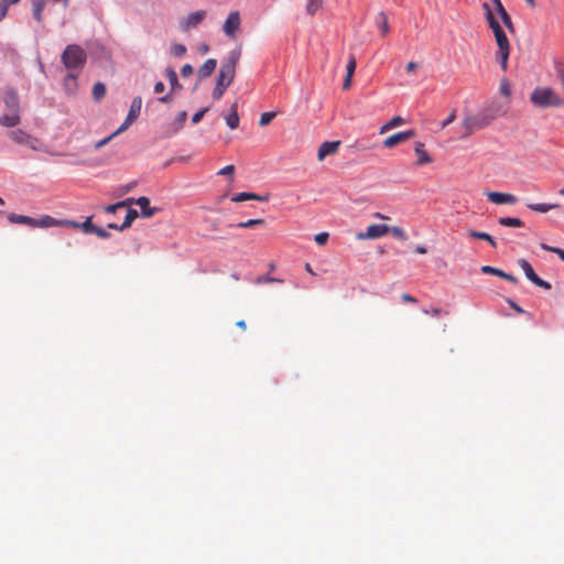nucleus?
<instances>
[{
	"label": "nucleus",
	"mask_w": 564,
	"mask_h": 564,
	"mask_svg": "<svg viewBox=\"0 0 564 564\" xmlns=\"http://www.w3.org/2000/svg\"><path fill=\"white\" fill-rule=\"evenodd\" d=\"M530 101L538 108L562 107L563 99L550 87H536L530 95Z\"/></svg>",
	"instance_id": "1"
},
{
	"label": "nucleus",
	"mask_w": 564,
	"mask_h": 564,
	"mask_svg": "<svg viewBox=\"0 0 564 564\" xmlns=\"http://www.w3.org/2000/svg\"><path fill=\"white\" fill-rule=\"evenodd\" d=\"M86 51L77 44L67 45L62 54V63L67 69H80L86 64Z\"/></svg>",
	"instance_id": "2"
},
{
	"label": "nucleus",
	"mask_w": 564,
	"mask_h": 564,
	"mask_svg": "<svg viewBox=\"0 0 564 564\" xmlns=\"http://www.w3.org/2000/svg\"><path fill=\"white\" fill-rule=\"evenodd\" d=\"M490 123L479 110L475 115H467L462 121V139L470 137L474 132L485 129Z\"/></svg>",
	"instance_id": "3"
},
{
	"label": "nucleus",
	"mask_w": 564,
	"mask_h": 564,
	"mask_svg": "<svg viewBox=\"0 0 564 564\" xmlns=\"http://www.w3.org/2000/svg\"><path fill=\"white\" fill-rule=\"evenodd\" d=\"M8 220L11 224H20V225H26V226H31V227H41V228L53 227L58 224V221L55 218H53L48 215H45L39 219H35V218H32L29 216H23V215H18V214L11 213L8 215Z\"/></svg>",
	"instance_id": "4"
},
{
	"label": "nucleus",
	"mask_w": 564,
	"mask_h": 564,
	"mask_svg": "<svg viewBox=\"0 0 564 564\" xmlns=\"http://www.w3.org/2000/svg\"><path fill=\"white\" fill-rule=\"evenodd\" d=\"M482 8L485 11L486 20H487L490 29L494 32L497 45L509 44V40H508L506 33L503 32L502 28L500 26L498 20L495 18L494 12L490 9L489 4L484 3Z\"/></svg>",
	"instance_id": "5"
},
{
	"label": "nucleus",
	"mask_w": 564,
	"mask_h": 564,
	"mask_svg": "<svg viewBox=\"0 0 564 564\" xmlns=\"http://www.w3.org/2000/svg\"><path fill=\"white\" fill-rule=\"evenodd\" d=\"M234 78V67L232 65H223L218 75L217 85L213 91V97L215 99H219L224 93L225 89L230 85L231 80Z\"/></svg>",
	"instance_id": "6"
},
{
	"label": "nucleus",
	"mask_w": 564,
	"mask_h": 564,
	"mask_svg": "<svg viewBox=\"0 0 564 564\" xmlns=\"http://www.w3.org/2000/svg\"><path fill=\"white\" fill-rule=\"evenodd\" d=\"M481 113L491 123L498 117L505 116L508 111V104L499 100H492L480 109Z\"/></svg>",
	"instance_id": "7"
},
{
	"label": "nucleus",
	"mask_w": 564,
	"mask_h": 564,
	"mask_svg": "<svg viewBox=\"0 0 564 564\" xmlns=\"http://www.w3.org/2000/svg\"><path fill=\"white\" fill-rule=\"evenodd\" d=\"M142 107V98L137 96L133 98L129 112L123 123L115 131V134H120L126 131L140 116Z\"/></svg>",
	"instance_id": "8"
},
{
	"label": "nucleus",
	"mask_w": 564,
	"mask_h": 564,
	"mask_svg": "<svg viewBox=\"0 0 564 564\" xmlns=\"http://www.w3.org/2000/svg\"><path fill=\"white\" fill-rule=\"evenodd\" d=\"M241 28V17L238 11H232L228 14L224 25L223 32L229 39L237 37V33Z\"/></svg>",
	"instance_id": "9"
},
{
	"label": "nucleus",
	"mask_w": 564,
	"mask_h": 564,
	"mask_svg": "<svg viewBox=\"0 0 564 564\" xmlns=\"http://www.w3.org/2000/svg\"><path fill=\"white\" fill-rule=\"evenodd\" d=\"M520 268L524 272L525 276L529 281H531L534 285L542 288L544 290H551V284L544 280H542L533 270L532 265L525 259H520L518 261Z\"/></svg>",
	"instance_id": "10"
},
{
	"label": "nucleus",
	"mask_w": 564,
	"mask_h": 564,
	"mask_svg": "<svg viewBox=\"0 0 564 564\" xmlns=\"http://www.w3.org/2000/svg\"><path fill=\"white\" fill-rule=\"evenodd\" d=\"M390 231V227L383 224H373L367 227L365 232L357 234L356 238L359 240L377 239Z\"/></svg>",
	"instance_id": "11"
},
{
	"label": "nucleus",
	"mask_w": 564,
	"mask_h": 564,
	"mask_svg": "<svg viewBox=\"0 0 564 564\" xmlns=\"http://www.w3.org/2000/svg\"><path fill=\"white\" fill-rule=\"evenodd\" d=\"M415 134L416 133H415L414 130H406V131H402V132H397V133L388 137L383 141V147L387 148V149H392V148L397 147L398 144L403 143V142L414 138Z\"/></svg>",
	"instance_id": "12"
},
{
	"label": "nucleus",
	"mask_w": 564,
	"mask_h": 564,
	"mask_svg": "<svg viewBox=\"0 0 564 564\" xmlns=\"http://www.w3.org/2000/svg\"><path fill=\"white\" fill-rule=\"evenodd\" d=\"M130 204L138 205L141 208V216L144 218H150L160 210L158 207H150V199L145 196H141L137 199L129 198L128 205Z\"/></svg>",
	"instance_id": "13"
},
{
	"label": "nucleus",
	"mask_w": 564,
	"mask_h": 564,
	"mask_svg": "<svg viewBox=\"0 0 564 564\" xmlns=\"http://www.w3.org/2000/svg\"><path fill=\"white\" fill-rule=\"evenodd\" d=\"M340 147V141H325L317 151V160L324 161L326 156L335 154Z\"/></svg>",
	"instance_id": "14"
},
{
	"label": "nucleus",
	"mask_w": 564,
	"mask_h": 564,
	"mask_svg": "<svg viewBox=\"0 0 564 564\" xmlns=\"http://www.w3.org/2000/svg\"><path fill=\"white\" fill-rule=\"evenodd\" d=\"M488 199L497 205L501 204H510L513 205L517 203V197L512 194L500 193V192H489L487 193Z\"/></svg>",
	"instance_id": "15"
},
{
	"label": "nucleus",
	"mask_w": 564,
	"mask_h": 564,
	"mask_svg": "<svg viewBox=\"0 0 564 564\" xmlns=\"http://www.w3.org/2000/svg\"><path fill=\"white\" fill-rule=\"evenodd\" d=\"M491 2L494 3L495 8H496V11L497 13L499 14L502 23L505 24V26L510 31V32H514V26H513V22L511 20V17L509 15V13L507 12V10L505 9L501 0H491Z\"/></svg>",
	"instance_id": "16"
},
{
	"label": "nucleus",
	"mask_w": 564,
	"mask_h": 564,
	"mask_svg": "<svg viewBox=\"0 0 564 564\" xmlns=\"http://www.w3.org/2000/svg\"><path fill=\"white\" fill-rule=\"evenodd\" d=\"M206 18V11L198 10L189 13L183 22V29L189 30L197 26Z\"/></svg>",
	"instance_id": "17"
},
{
	"label": "nucleus",
	"mask_w": 564,
	"mask_h": 564,
	"mask_svg": "<svg viewBox=\"0 0 564 564\" xmlns=\"http://www.w3.org/2000/svg\"><path fill=\"white\" fill-rule=\"evenodd\" d=\"M20 120L19 111L12 110L11 113L0 117V124L7 128H13L20 123Z\"/></svg>",
	"instance_id": "18"
},
{
	"label": "nucleus",
	"mask_w": 564,
	"mask_h": 564,
	"mask_svg": "<svg viewBox=\"0 0 564 564\" xmlns=\"http://www.w3.org/2000/svg\"><path fill=\"white\" fill-rule=\"evenodd\" d=\"M414 152L417 155V165H424L432 162V158L424 149V143L415 142Z\"/></svg>",
	"instance_id": "19"
},
{
	"label": "nucleus",
	"mask_w": 564,
	"mask_h": 564,
	"mask_svg": "<svg viewBox=\"0 0 564 564\" xmlns=\"http://www.w3.org/2000/svg\"><path fill=\"white\" fill-rule=\"evenodd\" d=\"M217 62L214 58H208L205 63L199 67L197 75L200 79L206 78L212 75V73L216 69Z\"/></svg>",
	"instance_id": "20"
},
{
	"label": "nucleus",
	"mask_w": 564,
	"mask_h": 564,
	"mask_svg": "<svg viewBox=\"0 0 564 564\" xmlns=\"http://www.w3.org/2000/svg\"><path fill=\"white\" fill-rule=\"evenodd\" d=\"M9 137L12 141H14L18 144H30L32 141V138L20 129L11 131L9 133Z\"/></svg>",
	"instance_id": "21"
},
{
	"label": "nucleus",
	"mask_w": 564,
	"mask_h": 564,
	"mask_svg": "<svg viewBox=\"0 0 564 564\" xmlns=\"http://www.w3.org/2000/svg\"><path fill=\"white\" fill-rule=\"evenodd\" d=\"M510 44L498 45V58L502 70H507Z\"/></svg>",
	"instance_id": "22"
},
{
	"label": "nucleus",
	"mask_w": 564,
	"mask_h": 564,
	"mask_svg": "<svg viewBox=\"0 0 564 564\" xmlns=\"http://www.w3.org/2000/svg\"><path fill=\"white\" fill-rule=\"evenodd\" d=\"M404 122H405L404 118H402L401 116H394L393 118H391L387 123H384L380 128L379 133L383 134L399 126H402Z\"/></svg>",
	"instance_id": "23"
},
{
	"label": "nucleus",
	"mask_w": 564,
	"mask_h": 564,
	"mask_svg": "<svg viewBox=\"0 0 564 564\" xmlns=\"http://www.w3.org/2000/svg\"><path fill=\"white\" fill-rule=\"evenodd\" d=\"M527 207L531 210L544 214L551 209H558L561 207V205L560 204L539 203V204H527Z\"/></svg>",
	"instance_id": "24"
},
{
	"label": "nucleus",
	"mask_w": 564,
	"mask_h": 564,
	"mask_svg": "<svg viewBox=\"0 0 564 564\" xmlns=\"http://www.w3.org/2000/svg\"><path fill=\"white\" fill-rule=\"evenodd\" d=\"M64 87L68 95H74L77 90V76L68 74L64 79Z\"/></svg>",
	"instance_id": "25"
},
{
	"label": "nucleus",
	"mask_w": 564,
	"mask_h": 564,
	"mask_svg": "<svg viewBox=\"0 0 564 564\" xmlns=\"http://www.w3.org/2000/svg\"><path fill=\"white\" fill-rule=\"evenodd\" d=\"M165 75L170 83L172 91L182 87L181 84L178 83L177 74L173 68H171V67L166 68Z\"/></svg>",
	"instance_id": "26"
},
{
	"label": "nucleus",
	"mask_w": 564,
	"mask_h": 564,
	"mask_svg": "<svg viewBox=\"0 0 564 564\" xmlns=\"http://www.w3.org/2000/svg\"><path fill=\"white\" fill-rule=\"evenodd\" d=\"M72 227L74 228H82L85 232L87 234H93L96 226L93 224L91 221V217H88L84 223L82 224H78V223H75V221H69L68 223Z\"/></svg>",
	"instance_id": "27"
},
{
	"label": "nucleus",
	"mask_w": 564,
	"mask_h": 564,
	"mask_svg": "<svg viewBox=\"0 0 564 564\" xmlns=\"http://www.w3.org/2000/svg\"><path fill=\"white\" fill-rule=\"evenodd\" d=\"M468 236L471 238H475V239L488 241L492 247H496L495 239L487 232L476 231V230L470 229V230H468Z\"/></svg>",
	"instance_id": "28"
},
{
	"label": "nucleus",
	"mask_w": 564,
	"mask_h": 564,
	"mask_svg": "<svg viewBox=\"0 0 564 564\" xmlns=\"http://www.w3.org/2000/svg\"><path fill=\"white\" fill-rule=\"evenodd\" d=\"M377 24L380 28L383 36L389 34L390 28H389V23H388V18L384 12H379L378 18H377Z\"/></svg>",
	"instance_id": "29"
},
{
	"label": "nucleus",
	"mask_w": 564,
	"mask_h": 564,
	"mask_svg": "<svg viewBox=\"0 0 564 564\" xmlns=\"http://www.w3.org/2000/svg\"><path fill=\"white\" fill-rule=\"evenodd\" d=\"M45 7V0H34L33 1V17L37 22L42 21V12Z\"/></svg>",
	"instance_id": "30"
},
{
	"label": "nucleus",
	"mask_w": 564,
	"mask_h": 564,
	"mask_svg": "<svg viewBox=\"0 0 564 564\" xmlns=\"http://www.w3.org/2000/svg\"><path fill=\"white\" fill-rule=\"evenodd\" d=\"M106 86L105 84L98 82L93 87V97L96 101L101 100L106 95Z\"/></svg>",
	"instance_id": "31"
},
{
	"label": "nucleus",
	"mask_w": 564,
	"mask_h": 564,
	"mask_svg": "<svg viewBox=\"0 0 564 564\" xmlns=\"http://www.w3.org/2000/svg\"><path fill=\"white\" fill-rule=\"evenodd\" d=\"M138 216H139V214L135 209H131V208L128 209L126 218H124L122 225H120V230H124L126 228H129Z\"/></svg>",
	"instance_id": "32"
},
{
	"label": "nucleus",
	"mask_w": 564,
	"mask_h": 564,
	"mask_svg": "<svg viewBox=\"0 0 564 564\" xmlns=\"http://www.w3.org/2000/svg\"><path fill=\"white\" fill-rule=\"evenodd\" d=\"M499 224L506 227H522L523 221L520 218L514 217H502L499 219Z\"/></svg>",
	"instance_id": "33"
},
{
	"label": "nucleus",
	"mask_w": 564,
	"mask_h": 564,
	"mask_svg": "<svg viewBox=\"0 0 564 564\" xmlns=\"http://www.w3.org/2000/svg\"><path fill=\"white\" fill-rule=\"evenodd\" d=\"M322 0H307L306 3V13L310 15H314L318 9L322 7Z\"/></svg>",
	"instance_id": "34"
},
{
	"label": "nucleus",
	"mask_w": 564,
	"mask_h": 564,
	"mask_svg": "<svg viewBox=\"0 0 564 564\" xmlns=\"http://www.w3.org/2000/svg\"><path fill=\"white\" fill-rule=\"evenodd\" d=\"M6 105L12 110L14 111H19V99H18V95L15 93H12L10 94L7 98H6Z\"/></svg>",
	"instance_id": "35"
},
{
	"label": "nucleus",
	"mask_w": 564,
	"mask_h": 564,
	"mask_svg": "<svg viewBox=\"0 0 564 564\" xmlns=\"http://www.w3.org/2000/svg\"><path fill=\"white\" fill-rule=\"evenodd\" d=\"M481 272L486 274H494L502 279L503 272L502 270L491 267V265H482Z\"/></svg>",
	"instance_id": "36"
},
{
	"label": "nucleus",
	"mask_w": 564,
	"mask_h": 564,
	"mask_svg": "<svg viewBox=\"0 0 564 564\" xmlns=\"http://www.w3.org/2000/svg\"><path fill=\"white\" fill-rule=\"evenodd\" d=\"M540 247L543 249V250H546V251H550V252H553V253H556L558 256V258L564 261V250L561 249V248H557V247H551L546 243H541Z\"/></svg>",
	"instance_id": "37"
},
{
	"label": "nucleus",
	"mask_w": 564,
	"mask_h": 564,
	"mask_svg": "<svg viewBox=\"0 0 564 564\" xmlns=\"http://www.w3.org/2000/svg\"><path fill=\"white\" fill-rule=\"evenodd\" d=\"M171 52L176 57H182L186 54V47L183 44H174L171 47Z\"/></svg>",
	"instance_id": "38"
},
{
	"label": "nucleus",
	"mask_w": 564,
	"mask_h": 564,
	"mask_svg": "<svg viewBox=\"0 0 564 564\" xmlns=\"http://www.w3.org/2000/svg\"><path fill=\"white\" fill-rule=\"evenodd\" d=\"M226 122H227V126L230 128V129H236L239 124V117L236 112H232L230 113L227 118H226Z\"/></svg>",
	"instance_id": "39"
},
{
	"label": "nucleus",
	"mask_w": 564,
	"mask_h": 564,
	"mask_svg": "<svg viewBox=\"0 0 564 564\" xmlns=\"http://www.w3.org/2000/svg\"><path fill=\"white\" fill-rule=\"evenodd\" d=\"M275 115H276L275 112H263L261 115L259 126L264 127V126L269 124L272 121V119L275 117Z\"/></svg>",
	"instance_id": "40"
},
{
	"label": "nucleus",
	"mask_w": 564,
	"mask_h": 564,
	"mask_svg": "<svg viewBox=\"0 0 564 564\" xmlns=\"http://www.w3.org/2000/svg\"><path fill=\"white\" fill-rule=\"evenodd\" d=\"M500 94L503 95L506 98H509L511 94L510 85L507 79H502L499 87Z\"/></svg>",
	"instance_id": "41"
},
{
	"label": "nucleus",
	"mask_w": 564,
	"mask_h": 564,
	"mask_svg": "<svg viewBox=\"0 0 564 564\" xmlns=\"http://www.w3.org/2000/svg\"><path fill=\"white\" fill-rule=\"evenodd\" d=\"M124 206H128V199L127 200H122V202H118L116 204L107 206L106 207V212L107 213H115L118 208H122Z\"/></svg>",
	"instance_id": "42"
},
{
	"label": "nucleus",
	"mask_w": 564,
	"mask_h": 564,
	"mask_svg": "<svg viewBox=\"0 0 564 564\" xmlns=\"http://www.w3.org/2000/svg\"><path fill=\"white\" fill-rule=\"evenodd\" d=\"M390 231L398 239H401V240H405L406 239V236H405L403 229L400 228V227H390Z\"/></svg>",
	"instance_id": "43"
},
{
	"label": "nucleus",
	"mask_w": 564,
	"mask_h": 564,
	"mask_svg": "<svg viewBox=\"0 0 564 564\" xmlns=\"http://www.w3.org/2000/svg\"><path fill=\"white\" fill-rule=\"evenodd\" d=\"M234 172H235V166L230 164V165H226L225 167L220 169L217 172V174L224 175V176H232Z\"/></svg>",
	"instance_id": "44"
},
{
	"label": "nucleus",
	"mask_w": 564,
	"mask_h": 564,
	"mask_svg": "<svg viewBox=\"0 0 564 564\" xmlns=\"http://www.w3.org/2000/svg\"><path fill=\"white\" fill-rule=\"evenodd\" d=\"M346 69H347V74L354 75L355 69H356V58L354 55L349 56Z\"/></svg>",
	"instance_id": "45"
},
{
	"label": "nucleus",
	"mask_w": 564,
	"mask_h": 564,
	"mask_svg": "<svg viewBox=\"0 0 564 564\" xmlns=\"http://www.w3.org/2000/svg\"><path fill=\"white\" fill-rule=\"evenodd\" d=\"M117 135H118V134H115V132H113V133H111L109 137H107V138H105V139H102V140L98 141V142L95 144V149H96V150H98V149H100V148L105 147L106 144H108V143H109V141H110V140H112V139H113L115 137H117Z\"/></svg>",
	"instance_id": "46"
},
{
	"label": "nucleus",
	"mask_w": 564,
	"mask_h": 564,
	"mask_svg": "<svg viewBox=\"0 0 564 564\" xmlns=\"http://www.w3.org/2000/svg\"><path fill=\"white\" fill-rule=\"evenodd\" d=\"M328 237H329V236H328V234H327V232H319V234H317V235L315 236V241H316V243H318V245H321V246H322V245H325V243L327 242Z\"/></svg>",
	"instance_id": "47"
},
{
	"label": "nucleus",
	"mask_w": 564,
	"mask_h": 564,
	"mask_svg": "<svg viewBox=\"0 0 564 564\" xmlns=\"http://www.w3.org/2000/svg\"><path fill=\"white\" fill-rule=\"evenodd\" d=\"M193 66L191 64H185L182 68H181V75L183 77H188L193 74Z\"/></svg>",
	"instance_id": "48"
},
{
	"label": "nucleus",
	"mask_w": 564,
	"mask_h": 564,
	"mask_svg": "<svg viewBox=\"0 0 564 564\" xmlns=\"http://www.w3.org/2000/svg\"><path fill=\"white\" fill-rule=\"evenodd\" d=\"M206 111H207V108H204V109H202V110L197 111V112L193 116V118H192L193 123H198V122L203 119V117H204V115L206 113Z\"/></svg>",
	"instance_id": "49"
},
{
	"label": "nucleus",
	"mask_w": 564,
	"mask_h": 564,
	"mask_svg": "<svg viewBox=\"0 0 564 564\" xmlns=\"http://www.w3.org/2000/svg\"><path fill=\"white\" fill-rule=\"evenodd\" d=\"M456 119V111L453 110L451 115L442 122V128H446Z\"/></svg>",
	"instance_id": "50"
},
{
	"label": "nucleus",
	"mask_w": 564,
	"mask_h": 564,
	"mask_svg": "<svg viewBox=\"0 0 564 564\" xmlns=\"http://www.w3.org/2000/svg\"><path fill=\"white\" fill-rule=\"evenodd\" d=\"M93 234L97 235L99 238H108L109 237V232L107 230H105L104 228L97 227V226Z\"/></svg>",
	"instance_id": "51"
},
{
	"label": "nucleus",
	"mask_w": 564,
	"mask_h": 564,
	"mask_svg": "<svg viewBox=\"0 0 564 564\" xmlns=\"http://www.w3.org/2000/svg\"><path fill=\"white\" fill-rule=\"evenodd\" d=\"M263 282H281V280L270 276H259L256 280V283L261 284Z\"/></svg>",
	"instance_id": "52"
},
{
	"label": "nucleus",
	"mask_w": 564,
	"mask_h": 564,
	"mask_svg": "<svg viewBox=\"0 0 564 564\" xmlns=\"http://www.w3.org/2000/svg\"><path fill=\"white\" fill-rule=\"evenodd\" d=\"M269 198V195L265 194V195H257V194H253V193H249V200H267Z\"/></svg>",
	"instance_id": "53"
},
{
	"label": "nucleus",
	"mask_w": 564,
	"mask_h": 564,
	"mask_svg": "<svg viewBox=\"0 0 564 564\" xmlns=\"http://www.w3.org/2000/svg\"><path fill=\"white\" fill-rule=\"evenodd\" d=\"M352 76L354 75L346 74V77H345V79L343 82V89L344 90H347V89L350 88Z\"/></svg>",
	"instance_id": "54"
},
{
	"label": "nucleus",
	"mask_w": 564,
	"mask_h": 564,
	"mask_svg": "<svg viewBox=\"0 0 564 564\" xmlns=\"http://www.w3.org/2000/svg\"><path fill=\"white\" fill-rule=\"evenodd\" d=\"M232 202H245L247 200V192H242L237 194L236 196L231 197Z\"/></svg>",
	"instance_id": "55"
},
{
	"label": "nucleus",
	"mask_w": 564,
	"mask_h": 564,
	"mask_svg": "<svg viewBox=\"0 0 564 564\" xmlns=\"http://www.w3.org/2000/svg\"><path fill=\"white\" fill-rule=\"evenodd\" d=\"M8 7L9 6H7V3H3V2L0 3V21H2L6 18V15L8 13Z\"/></svg>",
	"instance_id": "56"
},
{
	"label": "nucleus",
	"mask_w": 564,
	"mask_h": 564,
	"mask_svg": "<svg viewBox=\"0 0 564 564\" xmlns=\"http://www.w3.org/2000/svg\"><path fill=\"white\" fill-rule=\"evenodd\" d=\"M263 224H264V220L261 218H249V228L258 226V225H263Z\"/></svg>",
	"instance_id": "57"
},
{
	"label": "nucleus",
	"mask_w": 564,
	"mask_h": 564,
	"mask_svg": "<svg viewBox=\"0 0 564 564\" xmlns=\"http://www.w3.org/2000/svg\"><path fill=\"white\" fill-rule=\"evenodd\" d=\"M424 314L432 315V316H438L442 313L441 308H432V310H423Z\"/></svg>",
	"instance_id": "58"
},
{
	"label": "nucleus",
	"mask_w": 564,
	"mask_h": 564,
	"mask_svg": "<svg viewBox=\"0 0 564 564\" xmlns=\"http://www.w3.org/2000/svg\"><path fill=\"white\" fill-rule=\"evenodd\" d=\"M401 299H402V301H404L406 303H415L416 302V299L408 293L402 294Z\"/></svg>",
	"instance_id": "59"
},
{
	"label": "nucleus",
	"mask_w": 564,
	"mask_h": 564,
	"mask_svg": "<svg viewBox=\"0 0 564 564\" xmlns=\"http://www.w3.org/2000/svg\"><path fill=\"white\" fill-rule=\"evenodd\" d=\"M165 89V86L162 82H158L155 85H154V93L155 94H161L163 93Z\"/></svg>",
	"instance_id": "60"
},
{
	"label": "nucleus",
	"mask_w": 564,
	"mask_h": 564,
	"mask_svg": "<svg viewBox=\"0 0 564 564\" xmlns=\"http://www.w3.org/2000/svg\"><path fill=\"white\" fill-rule=\"evenodd\" d=\"M502 279L507 280V281H510V282H512L514 284L518 283V279L516 276H513L512 274H509L507 272H503Z\"/></svg>",
	"instance_id": "61"
},
{
	"label": "nucleus",
	"mask_w": 564,
	"mask_h": 564,
	"mask_svg": "<svg viewBox=\"0 0 564 564\" xmlns=\"http://www.w3.org/2000/svg\"><path fill=\"white\" fill-rule=\"evenodd\" d=\"M417 68V64L415 62H409L406 64V72L412 73Z\"/></svg>",
	"instance_id": "62"
},
{
	"label": "nucleus",
	"mask_w": 564,
	"mask_h": 564,
	"mask_svg": "<svg viewBox=\"0 0 564 564\" xmlns=\"http://www.w3.org/2000/svg\"><path fill=\"white\" fill-rule=\"evenodd\" d=\"M508 303L510 304V306L517 312V313H524V311L514 302L512 301H508Z\"/></svg>",
	"instance_id": "63"
},
{
	"label": "nucleus",
	"mask_w": 564,
	"mask_h": 564,
	"mask_svg": "<svg viewBox=\"0 0 564 564\" xmlns=\"http://www.w3.org/2000/svg\"><path fill=\"white\" fill-rule=\"evenodd\" d=\"M172 100V95L171 94H166L162 97L159 98V101L162 102V104H166V102H170Z\"/></svg>",
	"instance_id": "64"
}]
</instances>
